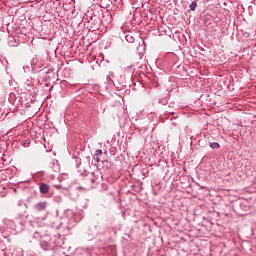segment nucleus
<instances>
[{"label":"nucleus","mask_w":256,"mask_h":256,"mask_svg":"<svg viewBox=\"0 0 256 256\" xmlns=\"http://www.w3.org/2000/svg\"><path fill=\"white\" fill-rule=\"evenodd\" d=\"M34 211L37 213H41V211H45L47 209V201L38 202L33 206Z\"/></svg>","instance_id":"nucleus-1"},{"label":"nucleus","mask_w":256,"mask_h":256,"mask_svg":"<svg viewBox=\"0 0 256 256\" xmlns=\"http://www.w3.org/2000/svg\"><path fill=\"white\" fill-rule=\"evenodd\" d=\"M39 191L42 195H47V193L51 191V186H49L47 183H41L39 186Z\"/></svg>","instance_id":"nucleus-2"},{"label":"nucleus","mask_w":256,"mask_h":256,"mask_svg":"<svg viewBox=\"0 0 256 256\" xmlns=\"http://www.w3.org/2000/svg\"><path fill=\"white\" fill-rule=\"evenodd\" d=\"M40 245H41L42 249H44V251H47L50 247L49 242H47L45 240H41Z\"/></svg>","instance_id":"nucleus-3"},{"label":"nucleus","mask_w":256,"mask_h":256,"mask_svg":"<svg viewBox=\"0 0 256 256\" xmlns=\"http://www.w3.org/2000/svg\"><path fill=\"white\" fill-rule=\"evenodd\" d=\"M125 39H126V41H127L128 43H135V37H133V35H131V34H127V35L125 36Z\"/></svg>","instance_id":"nucleus-4"},{"label":"nucleus","mask_w":256,"mask_h":256,"mask_svg":"<svg viewBox=\"0 0 256 256\" xmlns=\"http://www.w3.org/2000/svg\"><path fill=\"white\" fill-rule=\"evenodd\" d=\"M209 145L211 149H221V145L217 142H211Z\"/></svg>","instance_id":"nucleus-5"},{"label":"nucleus","mask_w":256,"mask_h":256,"mask_svg":"<svg viewBox=\"0 0 256 256\" xmlns=\"http://www.w3.org/2000/svg\"><path fill=\"white\" fill-rule=\"evenodd\" d=\"M190 11H195L197 9V2L193 1L190 4Z\"/></svg>","instance_id":"nucleus-6"},{"label":"nucleus","mask_w":256,"mask_h":256,"mask_svg":"<svg viewBox=\"0 0 256 256\" xmlns=\"http://www.w3.org/2000/svg\"><path fill=\"white\" fill-rule=\"evenodd\" d=\"M100 155H103V150H101V149L96 150L94 156L95 157H100Z\"/></svg>","instance_id":"nucleus-7"},{"label":"nucleus","mask_w":256,"mask_h":256,"mask_svg":"<svg viewBox=\"0 0 256 256\" xmlns=\"http://www.w3.org/2000/svg\"><path fill=\"white\" fill-rule=\"evenodd\" d=\"M94 159H95L96 163H100L101 162V158L99 156H94Z\"/></svg>","instance_id":"nucleus-8"},{"label":"nucleus","mask_w":256,"mask_h":256,"mask_svg":"<svg viewBox=\"0 0 256 256\" xmlns=\"http://www.w3.org/2000/svg\"><path fill=\"white\" fill-rule=\"evenodd\" d=\"M32 67H34L35 68V64L32 62Z\"/></svg>","instance_id":"nucleus-9"}]
</instances>
